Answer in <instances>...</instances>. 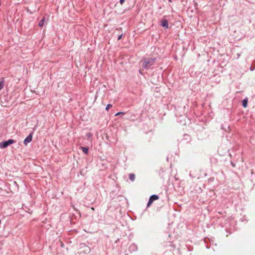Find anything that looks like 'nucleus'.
Masks as SVG:
<instances>
[{
    "mask_svg": "<svg viewBox=\"0 0 255 255\" xmlns=\"http://www.w3.org/2000/svg\"><path fill=\"white\" fill-rule=\"evenodd\" d=\"M87 136H88V137H90V136H91V133H87Z\"/></svg>",
    "mask_w": 255,
    "mask_h": 255,
    "instance_id": "nucleus-15",
    "label": "nucleus"
},
{
    "mask_svg": "<svg viewBox=\"0 0 255 255\" xmlns=\"http://www.w3.org/2000/svg\"><path fill=\"white\" fill-rule=\"evenodd\" d=\"M158 199H159V197H158V196H157L156 195H153L151 196L150 197L149 201L148 202L147 207H149L154 201L157 200Z\"/></svg>",
    "mask_w": 255,
    "mask_h": 255,
    "instance_id": "nucleus-3",
    "label": "nucleus"
},
{
    "mask_svg": "<svg viewBox=\"0 0 255 255\" xmlns=\"http://www.w3.org/2000/svg\"><path fill=\"white\" fill-rule=\"evenodd\" d=\"M112 107V105L111 104H108L107 107H106V110L107 111H108Z\"/></svg>",
    "mask_w": 255,
    "mask_h": 255,
    "instance_id": "nucleus-11",
    "label": "nucleus"
},
{
    "mask_svg": "<svg viewBox=\"0 0 255 255\" xmlns=\"http://www.w3.org/2000/svg\"><path fill=\"white\" fill-rule=\"evenodd\" d=\"M122 36H123V34H121V35H120L118 36V40H120V39L122 38Z\"/></svg>",
    "mask_w": 255,
    "mask_h": 255,
    "instance_id": "nucleus-13",
    "label": "nucleus"
},
{
    "mask_svg": "<svg viewBox=\"0 0 255 255\" xmlns=\"http://www.w3.org/2000/svg\"><path fill=\"white\" fill-rule=\"evenodd\" d=\"M139 72L141 74H142V75L143 74V73H142V70H141V69H140V70H139Z\"/></svg>",
    "mask_w": 255,
    "mask_h": 255,
    "instance_id": "nucleus-16",
    "label": "nucleus"
},
{
    "mask_svg": "<svg viewBox=\"0 0 255 255\" xmlns=\"http://www.w3.org/2000/svg\"><path fill=\"white\" fill-rule=\"evenodd\" d=\"M155 58H148L143 59L140 62L141 67L144 69H147L154 64Z\"/></svg>",
    "mask_w": 255,
    "mask_h": 255,
    "instance_id": "nucleus-1",
    "label": "nucleus"
},
{
    "mask_svg": "<svg viewBox=\"0 0 255 255\" xmlns=\"http://www.w3.org/2000/svg\"><path fill=\"white\" fill-rule=\"evenodd\" d=\"M161 26L165 28H167L168 27V21L166 19H163L161 21Z\"/></svg>",
    "mask_w": 255,
    "mask_h": 255,
    "instance_id": "nucleus-5",
    "label": "nucleus"
},
{
    "mask_svg": "<svg viewBox=\"0 0 255 255\" xmlns=\"http://www.w3.org/2000/svg\"><path fill=\"white\" fill-rule=\"evenodd\" d=\"M125 113L124 112H119L116 114V116H118L120 115H124Z\"/></svg>",
    "mask_w": 255,
    "mask_h": 255,
    "instance_id": "nucleus-12",
    "label": "nucleus"
},
{
    "mask_svg": "<svg viewBox=\"0 0 255 255\" xmlns=\"http://www.w3.org/2000/svg\"><path fill=\"white\" fill-rule=\"evenodd\" d=\"M120 3L121 4H123L124 3V1H125V0H120Z\"/></svg>",
    "mask_w": 255,
    "mask_h": 255,
    "instance_id": "nucleus-14",
    "label": "nucleus"
},
{
    "mask_svg": "<svg viewBox=\"0 0 255 255\" xmlns=\"http://www.w3.org/2000/svg\"><path fill=\"white\" fill-rule=\"evenodd\" d=\"M15 142V141L13 140V139H9L7 141H5L2 143H0V147L1 148H5L8 145H10V144H11Z\"/></svg>",
    "mask_w": 255,
    "mask_h": 255,
    "instance_id": "nucleus-2",
    "label": "nucleus"
},
{
    "mask_svg": "<svg viewBox=\"0 0 255 255\" xmlns=\"http://www.w3.org/2000/svg\"><path fill=\"white\" fill-rule=\"evenodd\" d=\"M4 87V80L3 78L0 79V90Z\"/></svg>",
    "mask_w": 255,
    "mask_h": 255,
    "instance_id": "nucleus-7",
    "label": "nucleus"
},
{
    "mask_svg": "<svg viewBox=\"0 0 255 255\" xmlns=\"http://www.w3.org/2000/svg\"><path fill=\"white\" fill-rule=\"evenodd\" d=\"M135 176L133 173H130L129 174V178L131 181H133L135 180Z\"/></svg>",
    "mask_w": 255,
    "mask_h": 255,
    "instance_id": "nucleus-6",
    "label": "nucleus"
},
{
    "mask_svg": "<svg viewBox=\"0 0 255 255\" xmlns=\"http://www.w3.org/2000/svg\"><path fill=\"white\" fill-rule=\"evenodd\" d=\"M32 139V134H30L28 135L24 140V144L26 145L28 143L31 141Z\"/></svg>",
    "mask_w": 255,
    "mask_h": 255,
    "instance_id": "nucleus-4",
    "label": "nucleus"
},
{
    "mask_svg": "<svg viewBox=\"0 0 255 255\" xmlns=\"http://www.w3.org/2000/svg\"><path fill=\"white\" fill-rule=\"evenodd\" d=\"M247 104H248V99L246 98L243 101V106L244 108H246L247 106Z\"/></svg>",
    "mask_w": 255,
    "mask_h": 255,
    "instance_id": "nucleus-8",
    "label": "nucleus"
},
{
    "mask_svg": "<svg viewBox=\"0 0 255 255\" xmlns=\"http://www.w3.org/2000/svg\"><path fill=\"white\" fill-rule=\"evenodd\" d=\"M81 148L83 150V151L86 153V154H87L88 152V150H89V148L88 147H81Z\"/></svg>",
    "mask_w": 255,
    "mask_h": 255,
    "instance_id": "nucleus-9",
    "label": "nucleus"
},
{
    "mask_svg": "<svg viewBox=\"0 0 255 255\" xmlns=\"http://www.w3.org/2000/svg\"><path fill=\"white\" fill-rule=\"evenodd\" d=\"M45 21V18H43L41 20H40L38 23V25L40 27L42 26L44 24Z\"/></svg>",
    "mask_w": 255,
    "mask_h": 255,
    "instance_id": "nucleus-10",
    "label": "nucleus"
},
{
    "mask_svg": "<svg viewBox=\"0 0 255 255\" xmlns=\"http://www.w3.org/2000/svg\"><path fill=\"white\" fill-rule=\"evenodd\" d=\"M91 209H92V210H94V208L93 207H92V208H91Z\"/></svg>",
    "mask_w": 255,
    "mask_h": 255,
    "instance_id": "nucleus-17",
    "label": "nucleus"
}]
</instances>
